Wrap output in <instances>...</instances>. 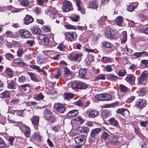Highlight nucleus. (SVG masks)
<instances>
[{
  "label": "nucleus",
  "instance_id": "39448f33",
  "mask_svg": "<svg viewBox=\"0 0 148 148\" xmlns=\"http://www.w3.org/2000/svg\"><path fill=\"white\" fill-rule=\"evenodd\" d=\"M62 9L64 12H67L72 10L73 8L71 3L68 1L64 2L63 5L62 7Z\"/></svg>",
  "mask_w": 148,
  "mask_h": 148
},
{
  "label": "nucleus",
  "instance_id": "c9c22d12",
  "mask_svg": "<svg viewBox=\"0 0 148 148\" xmlns=\"http://www.w3.org/2000/svg\"><path fill=\"white\" fill-rule=\"evenodd\" d=\"M78 82H72L70 83L71 87L73 89H79Z\"/></svg>",
  "mask_w": 148,
  "mask_h": 148
},
{
  "label": "nucleus",
  "instance_id": "13d9d810",
  "mask_svg": "<svg viewBox=\"0 0 148 148\" xmlns=\"http://www.w3.org/2000/svg\"><path fill=\"white\" fill-rule=\"evenodd\" d=\"M25 79V77L24 76L22 75L19 77L18 81L20 82H23Z\"/></svg>",
  "mask_w": 148,
  "mask_h": 148
},
{
  "label": "nucleus",
  "instance_id": "a19ab883",
  "mask_svg": "<svg viewBox=\"0 0 148 148\" xmlns=\"http://www.w3.org/2000/svg\"><path fill=\"white\" fill-rule=\"evenodd\" d=\"M48 121L53 122L56 120V118L52 113L46 119Z\"/></svg>",
  "mask_w": 148,
  "mask_h": 148
},
{
  "label": "nucleus",
  "instance_id": "72a5a7b5",
  "mask_svg": "<svg viewBox=\"0 0 148 148\" xmlns=\"http://www.w3.org/2000/svg\"><path fill=\"white\" fill-rule=\"evenodd\" d=\"M33 10L35 13L38 15H40L42 11L41 8L38 7H34Z\"/></svg>",
  "mask_w": 148,
  "mask_h": 148
},
{
  "label": "nucleus",
  "instance_id": "2f4dec72",
  "mask_svg": "<svg viewBox=\"0 0 148 148\" xmlns=\"http://www.w3.org/2000/svg\"><path fill=\"white\" fill-rule=\"evenodd\" d=\"M74 95V94L72 93H66L64 94L63 97L65 99L68 100L69 99L72 98Z\"/></svg>",
  "mask_w": 148,
  "mask_h": 148
},
{
  "label": "nucleus",
  "instance_id": "a18cd8bd",
  "mask_svg": "<svg viewBox=\"0 0 148 148\" xmlns=\"http://www.w3.org/2000/svg\"><path fill=\"white\" fill-rule=\"evenodd\" d=\"M36 62L38 64H42L43 62L42 58L41 56H38L36 59Z\"/></svg>",
  "mask_w": 148,
  "mask_h": 148
},
{
  "label": "nucleus",
  "instance_id": "bb28decb",
  "mask_svg": "<svg viewBox=\"0 0 148 148\" xmlns=\"http://www.w3.org/2000/svg\"><path fill=\"white\" fill-rule=\"evenodd\" d=\"M110 123L114 126L118 127L119 125L118 121L114 118H112L109 120Z\"/></svg>",
  "mask_w": 148,
  "mask_h": 148
},
{
  "label": "nucleus",
  "instance_id": "5701e85b",
  "mask_svg": "<svg viewBox=\"0 0 148 148\" xmlns=\"http://www.w3.org/2000/svg\"><path fill=\"white\" fill-rule=\"evenodd\" d=\"M115 22L118 25H121L123 22V17L121 16H118L115 19Z\"/></svg>",
  "mask_w": 148,
  "mask_h": 148
},
{
  "label": "nucleus",
  "instance_id": "9d476101",
  "mask_svg": "<svg viewBox=\"0 0 148 148\" xmlns=\"http://www.w3.org/2000/svg\"><path fill=\"white\" fill-rule=\"evenodd\" d=\"M27 49L24 46H19L16 52L17 55L18 57L22 56L23 54L26 51Z\"/></svg>",
  "mask_w": 148,
  "mask_h": 148
},
{
  "label": "nucleus",
  "instance_id": "603ef678",
  "mask_svg": "<svg viewBox=\"0 0 148 148\" xmlns=\"http://www.w3.org/2000/svg\"><path fill=\"white\" fill-rule=\"evenodd\" d=\"M6 73L10 77L12 76L13 74V72L12 70L9 68H8L6 70Z\"/></svg>",
  "mask_w": 148,
  "mask_h": 148
},
{
  "label": "nucleus",
  "instance_id": "4c0bfd02",
  "mask_svg": "<svg viewBox=\"0 0 148 148\" xmlns=\"http://www.w3.org/2000/svg\"><path fill=\"white\" fill-rule=\"evenodd\" d=\"M43 114L45 118L46 119L52 113L49 110H44Z\"/></svg>",
  "mask_w": 148,
  "mask_h": 148
},
{
  "label": "nucleus",
  "instance_id": "7ed1b4c3",
  "mask_svg": "<svg viewBox=\"0 0 148 148\" xmlns=\"http://www.w3.org/2000/svg\"><path fill=\"white\" fill-rule=\"evenodd\" d=\"M65 36L68 41H72L75 40L77 35L73 32H66L65 34Z\"/></svg>",
  "mask_w": 148,
  "mask_h": 148
},
{
  "label": "nucleus",
  "instance_id": "c85d7f7f",
  "mask_svg": "<svg viewBox=\"0 0 148 148\" xmlns=\"http://www.w3.org/2000/svg\"><path fill=\"white\" fill-rule=\"evenodd\" d=\"M78 85L79 89H84L88 87L87 84L84 82H79Z\"/></svg>",
  "mask_w": 148,
  "mask_h": 148
},
{
  "label": "nucleus",
  "instance_id": "79ce46f5",
  "mask_svg": "<svg viewBox=\"0 0 148 148\" xmlns=\"http://www.w3.org/2000/svg\"><path fill=\"white\" fill-rule=\"evenodd\" d=\"M104 100L103 101H108L110 100L112 98L111 95L109 94L104 93Z\"/></svg>",
  "mask_w": 148,
  "mask_h": 148
},
{
  "label": "nucleus",
  "instance_id": "774afa93",
  "mask_svg": "<svg viewBox=\"0 0 148 148\" xmlns=\"http://www.w3.org/2000/svg\"><path fill=\"white\" fill-rule=\"evenodd\" d=\"M14 139V137H10L8 139V141L10 145H13V141Z\"/></svg>",
  "mask_w": 148,
  "mask_h": 148
},
{
  "label": "nucleus",
  "instance_id": "5fc2aeb1",
  "mask_svg": "<svg viewBox=\"0 0 148 148\" xmlns=\"http://www.w3.org/2000/svg\"><path fill=\"white\" fill-rule=\"evenodd\" d=\"M136 8V7L134 6L133 5H130L128 6L127 8V10L130 12H133L134 8Z\"/></svg>",
  "mask_w": 148,
  "mask_h": 148
},
{
  "label": "nucleus",
  "instance_id": "864d4df0",
  "mask_svg": "<svg viewBox=\"0 0 148 148\" xmlns=\"http://www.w3.org/2000/svg\"><path fill=\"white\" fill-rule=\"evenodd\" d=\"M6 33L10 36L12 38H15L16 36L15 33H12V32L10 31H7L6 32Z\"/></svg>",
  "mask_w": 148,
  "mask_h": 148
},
{
  "label": "nucleus",
  "instance_id": "aec40b11",
  "mask_svg": "<svg viewBox=\"0 0 148 148\" xmlns=\"http://www.w3.org/2000/svg\"><path fill=\"white\" fill-rule=\"evenodd\" d=\"M79 131L82 133L87 134L89 130V128L87 127H79L78 128Z\"/></svg>",
  "mask_w": 148,
  "mask_h": 148
},
{
  "label": "nucleus",
  "instance_id": "c756f323",
  "mask_svg": "<svg viewBox=\"0 0 148 148\" xmlns=\"http://www.w3.org/2000/svg\"><path fill=\"white\" fill-rule=\"evenodd\" d=\"M104 93L97 94L95 96V99L99 101H103L104 100Z\"/></svg>",
  "mask_w": 148,
  "mask_h": 148
},
{
  "label": "nucleus",
  "instance_id": "e2e57ef3",
  "mask_svg": "<svg viewBox=\"0 0 148 148\" xmlns=\"http://www.w3.org/2000/svg\"><path fill=\"white\" fill-rule=\"evenodd\" d=\"M57 48L60 51H62L64 49V46L63 44H60L58 46Z\"/></svg>",
  "mask_w": 148,
  "mask_h": 148
},
{
  "label": "nucleus",
  "instance_id": "0eeeda50",
  "mask_svg": "<svg viewBox=\"0 0 148 148\" xmlns=\"http://www.w3.org/2000/svg\"><path fill=\"white\" fill-rule=\"evenodd\" d=\"M146 100L143 99H140L136 102V106L137 108H142L145 107L146 104Z\"/></svg>",
  "mask_w": 148,
  "mask_h": 148
},
{
  "label": "nucleus",
  "instance_id": "20e7f679",
  "mask_svg": "<svg viewBox=\"0 0 148 148\" xmlns=\"http://www.w3.org/2000/svg\"><path fill=\"white\" fill-rule=\"evenodd\" d=\"M19 33L22 37L25 38H29L32 35L31 33L26 29L20 30Z\"/></svg>",
  "mask_w": 148,
  "mask_h": 148
},
{
  "label": "nucleus",
  "instance_id": "a211bd4d",
  "mask_svg": "<svg viewBox=\"0 0 148 148\" xmlns=\"http://www.w3.org/2000/svg\"><path fill=\"white\" fill-rule=\"evenodd\" d=\"M40 117L39 116L34 115L31 119V121L33 124L37 125L39 122Z\"/></svg>",
  "mask_w": 148,
  "mask_h": 148
},
{
  "label": "nucleus",
  "instance_id": "09e8293b",
  "mask_svg": "<svg viewBox=\"0 0 148 148\" xmlns=\"http://www.w3.org/2000/svg\"><path fill=\"white\" fill-rule=\"evenodd\" d=\"M21 4L22 6L25 7L29 4V1L28 0H23L21 1Z\"/></svg>",
  "mask_w": 148,
  "mask_h": 148
},
{
  "label": "nucleus",
  "instance_id": "412c9836",
  "mask_svg": "<svg viewBox=\"0 0 148 148\" xmlns=\"http://www.w3.org/2000/svg\"><path fill=\"white\" fill-rule=\"evenodd\" d=\"M78 112L76 110H73L70 111L67 114V116L69 117H73L78 114Z\"/></svg>",
  "mask_w": 148,
  "mask_h": 148
},
{
  "label": "nucleus",
  "instance_id": "6e6552de",
  "mask_svg": "<svg viewBox=\"0 0 148 148\" xmlns=\"http://www.w3.org/2000/svg\"><path fill=\"white\" fill-rule=\"evenodd\" d=\"M87 113L89 117L94 118L98 115L99 112L96 110L91 109L87 111Z\"/></svg>",
  "mask_w": 148,
  "mask_h": 148
},
{
  "label": "nucleus",
  "instance_id": "bf43d9fd",
  "mask_svg": "<svg viewBox=\"0 0 148 148\" xmlns=\"http://www.w3.org/2000/svg\"><path fill=\"white\" fill-rule=\"evenodd\" d=\"M141 63L145 65L146 67H148V61L146 60H142L141 61Z\"/></svg>",
  "mask_w": 148,
  "mask_h": 148
},
{
  "label": "nucleus",
  "instance_id": "4468645a",
  "mask_svg": "<svg viewBox=\"0 0 148 148\" xmlns=\"http://www.w3.org/2000/svg\"><path fill=\"white\" fill-rule=\"evenodd\" d=\"M33 20V18L31 16L27 15L24 19V23L26 25H28L32 23Z\"/></svg>",
  "mask_w": 148,
  "mask_h": 148
},
{
  "label": "nucleus",
  "instance_id": "6e6d98bb",
  "mask_svg": "<svg viewBox=\"0 0 148 148\" xmlns=\"http://www.w3.org/2000/svg\"><path fill=\"white\" fill-rule=\"evenodd\" d=\"M64 27L68 29H75V27L74 26L72 25H70L67 24L64 25Z\"/></svg>",
  "mask_w": 148,
  "mask_h": 148
},
{
  "label": "nucleus",
  "instance_id": "f3484780",
  "mask_svg": "<svg viewBox=\"0 0 148 148\" xmlns=\"http://www.w3.org/2000/svg\"><path fill=\"white\" fill-rule=\"evenodd\" d=\"M125 79L129 83L132 84L134 82L135 79V77L133 75H129L127 76Z\"/></svg>",
  "mask_w": 148,
  "mask_h": 148
},
{
  "label": "nucleus",
  "instance_id": "f03ea898",
  "mask_svg": "<svg viewBox=\"0 0 148 148\" xmlns=\"http://www.w3.org/2000/svg\"><path fill=\"white\" fill-rule=\"evenodd\" d=\"M86 137L84 135H82L76 137L75 138V141L76 144L83 145L86 142Z\"/></svg>",
  "mask_w": 148,
  "mask_h": 148
},
{
  "label": "nucleus",
  "instance_id": "0e129e2a",
  "mask_svg": "<svg viewBox=\"0 0 148 148\" xmlns=\"http://www.w3.org/2000/svg\"><path fill=\"white\" fill-rule=\"evenodd\" d=\"M135 97L134 96H131L130 98H128L127 101V103H130L132 102L135 99Z\"/></svg>",
  "mask_w": 148,
  "mask_h": 148
},
{
  "label": "nucleus",
  "instance_id": "a878e982",
  "mask_svg": "<svg viewBox=\"0 0 148 148\" xmlns=\"http://www.w3.org/2000/svg\"><path fill=\"white\" fill-rule=\"evenodd\" d=\"M31 31L33 34H39L41 32L40 29L37 26H35L33 27Z\"/></svg>",
  "mask_w": 148,
  "mask_h": 148
},
{
  "label": "nucleus",
  "instance_id": "8fccbe9b",
  "mask_svg": "<svg viewBox=\"0 0 148 148\" xmlns=\"http://www.w3.org/2000/svg\"><path fill=\"white\" fill-rule=\"evenodd\" d=\"M44 96L42 94L40 93L38 95H37L35 97V98L36 99L38 100H40L42 99Z\"/></svg>",
  "mask_w": 148,
  "mask_h": 148
},
{
  "label": "nucleus",
  "instance_id": "ddd939ff",
  "mask_svg": "<svg viewBox=\"0 0 148 148\" xmlns=\"http://www.w3.org/2000/svg\"><path fill=\"white\" fill-rule=\"evenodd\" d=\"M38 38L41 42L44 43L45 45L47 44L49 42V40L47 36L43 34H40Z\"/></svg>",
  "mask_w": 148,
  "mask_h": 148
},
{
  "label": "nucleus",
  "instance_id": "e433bc0d",
  "mask_svg": "<svg viewBox=\"0 0 148 148\" xmlns=\"http://www.w3.org/2000/svg\"><path fill=\"white\" fill-rule=\"evenodd\" d=\"M107 19V17L106 16H103L101 17L99 20L98 21V23L99 24H101L103 23Z\"/></svg>",
  "mask_w": 148,
  "mask_h": 148
},
{
  "label": "nucleus",
  "instance_id": "423d86ee",
  "mask_svg": "<svg viewBox=\"0 0 148 148\" xmlns=\"http://www.w3.org/2000/svg\"><path fill=\"white\" fill-rule=\"evenodd\" d=\"M54 107L56 111L60 113H63L65 110V107L64 104L60 103H56Z\"/></svg>",
  "mask_w": 148,
  "mask_h": 148
},
{
  "label": "nucleus",
  "instance_id": "cd10ccee",
  "mask_svg": "<svg viewBox=\"0 0 148 148\" xmlns=\"http://www.w3.org/2000/svg\"><path fill=\"white\" fill-rule=\"evenodd\" d=\"M123 35L122 38L121 39V43L122 44H123L125 43L127 40V32L125 31H124L122 33Z\"/></svg>",
  "mask_w": 148,
  "mask_h": 148
},
{
  "label": "nucleus",
  "instance_id": "4d7b16f0",
  "mask_svg": "<svg viewBox=\"0 0 148 148\" xmlns=\"http://www.w3.org/2000/svg\"><path fill=\"white\" fill-rule=\"evenodd\" d=\"M8 87L9 88L11 89H14V84L13 82L8 84Z\"/></svg>",
  "mask_w": 148,
  "mask_h": 148
},
{
  "label": "nucleus",
  "instance_id": "052dcab7",
  "mask_svg": "<svg viewBox=\"0 0 148 148\" xmlns=\"http://www.w3.org/2000/svg\"><path fill=\"white\" fill-rule=\"evenodd\" d=\"M48 0H37L38 4L41 5H43L44 3L47 2Z\"/></svg>",
  "mask_w": 148,
  "mask_h": 148
},
{
  "label": "nucleus",
  "instance_id": "dca6fc26",
  "mask_svg": "<svg viewBox=\"0 0 148 148\" xmlns=\"http://www.w3.org/2000/svg\"><path fill=\"white\" fill-rule=\"evenodd\" d=\"M102 130L101 128H96L92 130L90 132V135L92 137H94L96 135L100 132Z\"/></svg>",
  "mask_w": 148,
  "mask_h": 148
},
{
  "label": "nucleus",
  "instance_id": "58836bf2",
  "mask_svg": "<svg viewBox=\"0 0 148 148\" xmlns=\"http://www.w3.org/2000/svg\"><path fill=\"white\" fill-rule=\"evenodd\" d=\"M7 8L8 10H10L11 12H20L21 10L20 9L14 8L11 6L8 7Z\"/></svg>",
  "mask_w": 148,
  "mask_h": 148
},
{
  "label": "nucleus",
  "instance_id": "6ab92c4d",
  "mask_svg": "<svg viewBox=\"0 0 148 148\" xmlns=\"http://www.w3.org/2000/svg\"><path fill=\"white\" fill-rule=\"evenodd\" d=\"M13 62L15 64H18L21 66H23L25 64L23 61L20 58L14 59L13 61Z\"/></svg>",
  "mask_w": 148,
  "mask_h": 148
},
{
  "label": "nucleus",
  "instance_id": "473e14b6",
  "mask_svg": "<svg viewBox=\"0 0 148 148\" xmlns=\"http://www.w3.org/2000/svg\"><path fill=\"white\" fill-rule=\"evenodd\" d=\"M86 70L85 69H81L79 71V77L81 78H84L86 73Z\"/></svg>",
  "mask_w": 148,
  "mask_h": 148
},
{
  "label": "nucleus",
  "instance_id": "f257e3e1",
  "mask_svg": "<svg viewBox=\"0 0 148 148\" xmlns=\"http://www.w3.org/2000/svg\"><path fill=\"white\" fill-rule=\"evenodd\" d=\"M45 13L49 15L51 19L56 18L58 17L59 18L58 11L55 9H47L45 10Z\"/></svg>",
  "mask_w": 148,
  "mask_h": 148
},
{
  "label": "nucleus",
  "instance_id": "680f3d73",
  "mask_svg": "<svg viewBox=\"0 0 148 148\" xmlns=\"http://www.w3.org/2000/svg\"><path fill=\"white\" fill-rule=\"evenodd\" d=\"M29 74L32 79L34 81H35L36 80V77L33 73H30Z\"/></svg>",
  "mask_w": 148,
  "mask_h": 148
},
{
  "label": "nucleus",
  "instance_id": "3c124183",
  "mask_svg": "<svg viewBox=\"0 0 148 148\" xmlns=\"http://www.w3.org/2000/svg\"><path fill=\"white\" fill-rule=\"evenodd\" d=\"M109 137V135L106 132H103L101 136V138L103 139H108Z\"/></svg>",
  "mask_w": 148,
  "mask_h": 148
},
{
  "label": "nucleus",
  "instance_id": "1a4fd4ad",
  "mask_svg": "<svg viewBox=\"0 0 148 148\" xmlns=\"http://www.w3.org/2000/svg\"><path fill=\"white\" fill-rule=\"evenodd\" d=\"M105 33L106 36L110 39H114L115 37L114 32L112 29H107Z\"/></svg>",
  "mask_w": 148,
  "mask_h": 148
},
{
  "label": "nucleus",
  "instance_id": "c03bdc74",
  "mask_svg": "<svg viewBox=\"0 0 148 148\" xmlns=\"http://www.w3.org/2000/svg\"><path fill=\"white\" fill-rule=\"evenodd\" d=\"M106 79V76L102 74H101L97 76L95 78V80L96 81L101 79L104 80Z\"/></svg>",
  "mask_w": 148,
  "mask_h": 148
},
{
  "label": "nucleus",
  "instance_id": "4be33fe9",
  "mask_svg": "<svg viewBox=\"0 0 148 148\" xmlns=\"http://www.w3.org/2000/svg\"><path fill=\"white\" fill-rule=\"evenodd\" d=\"M82 55L81 53H79L77 54L72 53L70 54L71 59L73 60H76L79 58L81 57Z\"/></svg>",
  "mask_w": 148,
  "mask_h": 148
},
{
  "label": "nucleus",
  "instance_id": "69168bd1",
  "mask_svg": "<svg viewBox=\"0 0 148 148\" xmlns=\"http://www.w3.org/2000/svg\"><path fill=\"white\" fill-rule=\"evenodd\" d=\"M42 29L46 32H49L50 30V27L47 25L44 26L43 27Z\"/></svg>",
  "mask_w": 148,
  "mask_h": 148
},
{
  "label": "nucleus",
  "instance_id": "ea45409f",
  "mask_svg": "<svg viewBox=\"0 0 148 148\" xmlns=\"http://www.w3.org/2000/svg\"><path fill=\"white\" fill-rule=\"evenodd\" d=\"M126 74V72L125 69L119 70L117 73L118 76L121 77L124 76Z\"/></svg>",
  "mask_w": 148,
  "mask_h": 148
},
{
  "label": "nucleus",
  "instance_id": "49530a36",
  "mask_svg": "<svg viewBox=\"0 0 148 148\" xmlns=\"http://www.w3.org/2000/svg\"><path fill=\"white\" fill-rule=\"evenodd\" d=\"M119 87L121 90L123 92H126L128 90V88L123 85L120 84Z\"/></svg>",
  "mask_w": 148,
  "mask_h": 148
},
{
  "label": "nucleus",
  "instance_id": "338daca9",
  "mask_svg": "<svg viewBox=\"0 0 148 148\" xmlns=\"http://www.w3.org/2000/svg\"><path fill=\"white\" fill-rule=\"evenodd\" d=\"M106 68L107 71L108 72H110L112 71V68L110 65L106 66Z\"/></svg>",
  "mask_w": 148,
  "mask_h": 148
},
{
  "label": "nucleus",
  "instance_id": "9b49d317",
  "mask_svg": "<svg viewBox=\"0 0 148 148\" xmlns=\"http://www.w3.org/2000/svg\"><path fill=\"white\" fill-rule=\"evenodd\" d=\"M148 77V73L147 71H144L141 74V76L138 78V82L141 83L146 80Z\"/></svg>",
  "mask_w": 148,
  "mask_h": 148
},
{
  "label": "nucleus",
  "instance_id": "393cba45",
  "mask_svg": "<svg viewBox=\"0 0 148 148\" xmlns=\"http://www.w3.org/2000/svg\"><path fill=\"white\" fill-rule=\"evenodd\" d=\"M98 2L97 1H93L89 3L88 7L96 9L98 5Z\"/></svg>",
  "mask_w": 148,
  "mask_h": 148
},
{
  "label": "nucleus",
  "instance_id": "2eb2a0df",
  "mask_svg": "<svg viewBox=\"0 0 148 148\" xmlns=\"http://www.w3.org/2000/svg\"><path fill=\"white\" fill-rule=\"evenodd\" d=\"M22 127L25 130L24 132V134L25 136L27 137H29L30 136V129L29 128L28 126L23 125L22 126Z\"/></svg>",
  "mask_w": 148,
  "mask_h": 148
},
{
  "label": "nucleus",
  "instance_id": "7c9ffc66",
  "mask_svg": "<svg viewBox=\"0 0 148 148\" xmlns=\"http://www.w3.org/2000/svg\"><path fill=\"white\" fill-rule=\"evenodd\" d=\"M23 91L28 92L29 90V85L28 84H26L21 85L20 86Z\"/></svg>",
  "mask_w": 148,
  "mask_h": 148
},
{
  "label": "nucleus",
  "instance_id": "de8ad7c7",
  "mask_svg": "<svg viewBox=\"0 0 148 148\" xmlns=\"http://www.w3.org/2000/svg\"><path fill=\"white\" fill-rule=\"evenodd\" d=\"M79 16L78 15H75L73 16L70 17V19L72 21L74 22H77L79 20Z\"/></svg>",
  "mask_w": 148,
  "mask_h": 148
},
{
  "label": "nucleus",
  "instance_id": "37998d69",
  "mask_svg": "<svg viewBox=\"0 0 148 148\" xmlns=\"http://www.w3.org/2000/svg\"><path fill=\"white\" fill-rule=\"evenodd\" d=\"M103 46H105L107 48H111L112 46V44L108 42L105 41L102 43Z\"/></svg>",
  "mask_w": 148,
  "mask_h": 148
},
{
  "label": "nucleus",
  "instance_id": "b1692460",
  "mask_svg": "<svg viewBox=\"0 0 148 148\" xmlns=\"http://www.w3.org/2000/svg\"><path fill=\"white\" fill-rule=\"evenodd\" d=\"M75 2L78 10L82 14L84 13L85 12L84 9L80 6V1L79 0H76Z\"/></svg>",
  "mask_w": 148,
  "mask_h": 148
},
{
  "label": "nucleus",
  "instance_id": "f8f14e48",
  "mask_svg": "<svg viewBox=\"0 0 148 148\" xmlns=\"http://www.w3.org/2000/svg\"><path fill=\"white\" fill-rule=\"evenodd\" d=\"M106 77L108 80L112 82L116 81L119 78L117 76L112 73L108 74L106 75Z\"/></svg>",
  "mask_w": 148,
  "mask_h": 148
},
{
  "label": "nucleus",
  "instance_id": "f704fd0d",
  "mask_svg": "<svg viewBox=\"0 0 148 148\" xmlns=\"http://www.w3.org/2000/svg\"><path fill=\"white\" fill-rule=\"evenodd\" d=\"M101 61L104 63H110L112 62V59L109 57H103L101 59Z\"/></svg>",
  "mask_w": 148,
  "mask_h": 148
}]
</instances>
